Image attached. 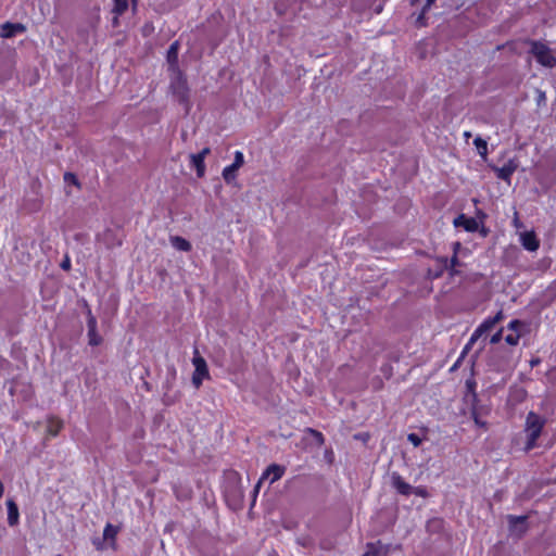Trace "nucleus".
I'll use <instances>...</instances> for the list:
<instances>
[{"mask_svg":"<svg viewBox=\"0 0 556 556\" xmlns=\"http://www.w3.org/2000/svg\"><path fill=\"white\" fill-rule=\"evenodd\" d=\"M7 509H8V523L11 527H14L20 521V511L16 503L13 500L7 501Z\"/></svg>","mask_w":556,"mask_h":556,"instance_id":"obj_13","label":"nucleus"},{"mask_svg":"<svg viewBox=\"0 0 556 556\" xmlns=\"http://www.w3.org/2000/svg\"><path fill=\"white\" fill-rule=\"evenodd\" d=\"M473 143L475 146L477 147L478 149V152L481 156H485L486 153H488V144H486V141L483 140L482 138L480 137H477L475 140H473Z\"/></svg>","mask_w":556,"mask_h":556,"instance_id":"obj_23","label":"nucleus"},{"mask_svg":"<svg viewBox=\"0 0 556 556\" xmlns=\"http://www.w3.org/2000/svg\"><path fill=\"white\" fill-rule=\"evenodd\" d=\"M408 1L410 2L412 5H414L417 2V0H408Z\"/></svg>","mask_w":556,"mask_h":556,"instance_id":"obj_38","label":"nucleus"},{"mask_svg":"<svg viewBox=\"0 0 556 556\" xmlns=\"http://www.w3.org/2000/svg\"><path fill=\"white\" fill-rule=\"evenodd\" d=\"M285 472L286 468L283 466L277 464L269 465L262 473L257 486L263 481H268L269 484H273L274 482L278 481L285 475Z\"/></svg>","mask_w":556,"mask_h":556,"instance_id":"obj_6","label":"nucleus"},{"mask_svg":"<svg viewBox=\"0 0 556 556\" xmlns=\"http://www.w3.org/2000/svg\"><path fill=\"white\" fill-rule=\"evenodd\" d=\"M377 555V547L375 544H369L367 546V552L363 556H376Z\"/></svg>","mask_w":556,"mask_h":556,"instance_id":"obj_30","label":"nucleus"},{"mask_svg":"<svg viewBox=\"0 0 556 556\" xmlns=\"http://www.w3.org/2000/svg\"><path fill=\"white\" fill-rule=\"evenodd\" d=\"M545 426V419L540 417L538 414L530 412L527 415L525 424V432L527 442L525 445V452H529L536 446V441L540 438L542 430Z\"/></svg>","mask_w":556,"mask_h":556,"instance_id":"obj_1","label":"nucleus"},{"mask_svg":"<svg viewBox=\"0 0 556 556\" xmlns=\"http://www.w3.org/2000/svg\"><path fill=\"white\" fill-rule=\"evenodd\" d=\"M435 0H427L425 7L422 8V11L417 15L415 20V24L418 27L426 25L425 14L426 12L432 7Z\"/></svg>","mask_w":556,"mask_h":556,"instance_id":"obj_21","label":"nucleus"},{"mask_svg":"<svg viewBox=\"0 0 556 556\" xmlns=\"http://www.w3.org/2000/svg\"><path fill=\"white\" fill-rule=\"evenodd\" d=\"M391 482H392V486L401 494L403 495H409L413 491V486L410 484H408L407 482H405L403 480V478L396 473V472H393L392 476H391Z\"/></svg>","mask_w":556,"mask_h":556,"instance_id":"obj_12","label":"nucleus"},{"mask_svg":"<svg viewBox=\"0 0 556 556\" xmlns=\"http://www.w3.org/2000/svg\"><path fill=\"white\" fill-rule=\"evenodd\" d=\"M93 545L96 546V548H97L98 551H103V549H105V548L110 547V546L108 545V542H106V541H103V539H102V540H100V539H94V540H93Z\"/></svg>","mask_w":556,"mask_h":556,"instance_id":"obj_26","label":"nucleus"},{"mask_svg":"<svg viewBox=\"0 0 556 556\" xmlns=\"http://www.w3.org/2000/svg\"><path fill=\"white\" fill-rule=\"evenodd\" d=\"M454 249V256L452 258V266L455 267L458 265L457 263V255L460 254L462 245L459 242H455L453 245Z\"/></svg>","mask_w":556,"mask_h":556,"instance_id":"obj_24","label":"nucleus"},{"mask_svg":"<svg viewBox=\"0 0 556 556\" xmlns=\"http://www.w3.org/2000/svg\"><path fill=\"white\" fill-rule=\"evenodd\" d=\"M502 318V314L498 313L496 316L485 319L471 334L470 343L477 341L480 337L489 332Z\"/></svg>","mask_w":556,"mask_h":556,"instance_id":"obj_7","label":"nucleus"},{"mask_svg":"<svg viewBox=\"0 0 556 556\" xmlns=\"http://www.w3.org/2000/svg\"><path fill=\"white\" fill-rule=\"evenodd\" d=\"M244 163V155L241 151L235 152V160L232 164L226 166L223 169L222 176L226 182H231L236 179V173L237 170L243 165Z\"/></svg>","mask_w":556,"mask_h":556,"instance_id":"obj_5","label":"nucleus"},{"mask_svg":"<svg viewBox=\"0 0 556 556\" xmlns=\"http://www.w3.org/2000/svg\"><path fill=\"white\" fill-rule=\"evenodd\" d=\"M523 327V324L519 320H511L508 325V330L510 331L505 337V341L509 345H516L519 342L520 330Z\"/></svg>","mask_w":556,"mask_h":556,"instance_id":"obj_10","label":"nucleus"},{"mask_svg":"<svg viewBox=\"0 0 556 556\" xmlns=\"http://www.w3.org/2000/svg\"><path fill=\"white\" fill-rule=\"evenodd\" d=\"M520 243L521 245L530 252H535L539 247L540 242L534 233V231H523L519 235Z\"/></svg>","mask_w":556,"mask_h":556,"instance_id":"obj_9","label":"nucleus"},{"mask_svg":"<svg viewBox=\"0 0 556 556\" xmlns=\"http://www.w3.org/2000/svg\"><path fill=\"white\" fill-rule=\"evenodd\" d=\"M525 522H526L525 516H519V517L509 516V523H510V528L513 531H515L520 526L521 529L519 532H523Z\"/></svg>","mask_w":556,"mask_h":556,"instance_id":"obj_22","label":"nucleus"},{"mask_svg":"<svg viewBox=\"0 0 556 556\" xmlns=\"http://www.w3.org/2000/svg\"><path fill=\"white\" fill-rule=\"evenodd\" d=\"M177 61H178V42L175 41L170 45V47L167 51V62L169 64L170 72L178 70Z\"/></svg>","mask_w":556,"mask_h":556,"instance_id":"obj_16","label":"nucleus"},{"mask_svg":"<svg viewBox=\"0 0 556 556\" xmlns=\"http://www.w3.org/2000/svg\"><path fill=\"white\" fill-rule=\"evenodd\" d=\"M170 90L177 101L188 105L189 103V87L185 76L179 70H175L170 74Z\"/></svg>","mask_w":556,"mask_h":556,"instance_id":"obj_2","label":"nucleus"},{"mask_svg":"<svg viewBox=\"0 0 556 556\" xmlns=\"http://www.w3.org/2000/svg\"><path fill=\"white\" fill-rule=\"evenodd\" d=\"M88 337H89V343L91 345H98L101 341L100 336L97 333V329L94 330V332L88 331Z\"/></svg>","mask_w":556,"mask_h":556,"instance_id":"obj_25","label":"nucleus"},{"mask_svg":"<svg viewBox=\"0 0 556 556\" xmlns=\"http://www.w3.org/2000/svg\"><path fill=\"white\" fill-rule=\"evenodd\" d=\"M454 223H455V226H462L467 231H476L479 227V223L477 222V219L471 218V217H466L464 215H460L459 217H457Z\"/></svg>","mask_w":556,"mask_h":556,"instance_id":"obj_15","label":"nucleus"},{"mask_svg":"<svg viewBox=\"0 0 556 556\" xmlns=\"http://www.w3.org/2000/svg\"><path fill=\"white\" fill-rule=\"evenodd\" d=\"M62 427L63 422L59 418L51 417L47 421V432L52 437H55L61 431Z\"/></svg>","mask_w":556,"mask_h":556,"instance_id":"obj_18","label":"nucleus"},{"mask_svg":"<svg viewBox=\"0 0 556 556\" xmlns=\"http://www.w3.org/2000/svg\"><path fill=\"white\" fill-rule=\"evenodd\" d=\"M25 30L26 27L21 23L7 22L0 27V36L2 38H12L18 34H23Z\"/></svg>","mask_w":556,"mask_h":556,"instance_id":"obj_8","label":"nucleus"},{"mask_svg":"<svg viewBox=\"0 0 556 556\" xmlns=\"http://www.w3.org/2000/svg\"><path fill=\"white\" fill-rule=\"evenodd\" d=\"M190 162L191 165L195 168L198 177H203L205 174V163L201 159V156H198L197 154H191Z\"/></svg>","mask_w":556,"mask_h":556,"instance_id":"obj_19","label":"nucleus"},{"mask_svg":"<svg viewBox=\"0 0 556 556\" xmlns=\"http://www.w3.org/2000/svg\"><path fill=\"white\" fill-rule=\"evenodd\" d=\"M64 179H65V181H67V182H70V181H71V182L76 184V177H75L73 174L66 173V174L64 175Z\"/></svg>","mask_w":556,"mask_h":556,"instance_id":"obj_33","label":"nucleus"},{"mask_svg":"<svg viewBox=\"0 0 556 556\" xmlns=\"http://www.w3.org/2000/svg\"><path fill=\"white\" fill-rule=\"evenodd\" d=\"M61 266H62V268H63V269H65V270L70 269V267H71V262H70V260L67 258V260L63 261V263H62V265H61Z\"/></svg>","mask_w":556,"mask_h":556,"instance_id":"obj_35","label":"nucleus"},{"mask_svg":"<svg viewBox=\"0 0 556 556\" xmlns=\"http://www.w3.org/2000/svg\"><path fill=\"white\" fill-rule=\"evenodd\" d=\"M545 100V93L544 92H539V103H541L542 101Z\"/></svg>","mask_w":556,"mask_h":556,"instance_id":"obj_36","label":"nucleus"},{"mask_svg":"<svg viewBox=\"0 0 556 556\" xmlns=\"http://www.w3.org/2000/svg\"><path fill=\"white\" fill-rule=\"evenodd\" d=\"M134 2L135 0H114L113 12L116 15H121L128 9L129 4Z\"/></svg>","mask_w":556,"mask_h":556,"instance_id":"obj_20","label":"nucleus"},{"mask_svg":"<svg viewBox=\"0 0 556 556\" xmlns=\"http://www.w3.org/2000/svg\"><path fill=\"white\" fill-rule=\"evenodd\" d=\"M517 167L518 165L516 161L509 160L502 167L495 168V173L497 178L509 182L510 177L516 172Z\"/></svg>","mask_w":556,"mask_h":556,"instance_id":"obj_11","label":"nucleus"},{"mask_svg":"<svg viewBox=\"0 0 556 556\" xmlns=\"http://www.w3.org/2000/svg\"><path fill=\"white\" fill-rule=\"evenodd\" d=\"M170 243L172 245L178 250V251H184V252H188L191 250V244L188 240H186L185 238L182 237H179V236H173L170 237Z\"/></svg>","mask_w":556,"mask_h":556,"instance_id":"obj_17","label":"nucleus"},{"mask_svg":"<svg viewBox=\"0 0 556 556\" xmlns=\"http://www.w3.org/2000/svg\"><path fill=\"white\" fill-rule=\"evenodd\" d=\"M531 52L538 63L546 67H553L556 64V58L548 47L541 42H532Z\"/></svg>","mask_w":556,"mask_h":556,"instance_id":"obj_3","label":"nucleus"},{"mask_svg":"<svg viewBox=\"0 0 556 556\" xmlns=\"http://www.w3.org/2000/svg\"><path fill=\"white\" fill-rule=\"evenodd\" d=\"M3 493H4V485H3V483L0 481V498L2 497Z\"/></svg>","mask_w":556,"mask_h":556,"instance_id":"obj_37","label":"nucleus"},{"mask_svg":"<svg viewBox=\"0 0 556 556\" xmlns=\"http://www.w3.org/2000/svg\"><path fill=\"white\" fill-rule=\"evenodd\" d=\"M407 440L416 447L421 444V439L416 433H409Z\"/></svg>","mask_w":556,"mask_h":556,"instance_id":"obj_27","label":"nucleus"},{"mask_svg":"<svg viewBox=\"0 0 556 556\" xmlns=\"http://www.w3.org/2000/svg\"><path fill=\"white\" fill-rule=\"evenodd\" d=\"M412 493H414L417 496L426 497L427 496V490L422 486L413 488Z\"/></svg>","mask_w":556,"mask_h":556,"instance_id":"obj_28","label":"nucleus"},{"mask_svg":"<svg viewBox=\"0 0 556 556\" xmlns=\"http://www.w3.org/2000/svg\"><path fill=\"white\" fill-rule=\"evenodd\" d=\"M473 419H475V424L478 427H485L486 424L484 421H482L478 416L475 415Z\"/></svg>","mask_w":556,"mask_h":556,"instance_id":"obj_34","label":"nucleus"},{"mask_svg":"<svg viewBox=\"0 0 556 556\" xmlns=\"http://www.w3.org/2000/svg\"><path fill=\"white\" fill-rule=\"evenodd\" d=\"M502 338V330L494 333L490 340L491 343H497Z\"/></svg>","mask_w":556,"mask_h":556,"instance_id":"obj_31","label":"nucleus"},{"mask_svg":"<svg viewBox=\"0 0 556 556\" xmlns=\"http://www.w3.org/2000/svg\"><path fill=\"white\" fill-rule=\"evenodd\" d=\"M192 364L194 366L192 383L198 389L202 384L203 380L210 377L208 368L205 359L199 354L197 350L194 351Z\"/></svg>","mask_w":556,"mask_h":556,"instance_id":"obj_4","label":"nucleus"},{"mask_svg":"<svg viewBox=\"0 0 556 556\" xmlns=\"http://www.w3.org/2000/svg\"><path fill=\"white\" fill-rule=\"evenodd\" d=\"M96 329H97V320L93 316H90L88 319V331L94 332Z\"/></svg>","mask_w":556,"mask_h":556,"instance_id":"obj_29","label":"nucleus"},{"mask_svg":"<svg viewBox=\"0 0 556 556\" xmlns=\"http://www.w3.org/2000/svg\"><path fill=\"white\" fill-rule=\"evenodd\" d=\"M210 154V149L208 148H204L202 151H200L199 153H197L198 156H201V159L203 161H205V157Z\"/></svg>","mask_w":556,"mask_h":556,"instance_id":"obj_32","label":"nucleus"},{"mask_svg":"<svg viewBox=\"0 0 556 556\" xmlns=\"http://www.w3.org/2000/svg\"><path fill=\"white\" fill-rule=\"evenodd\" d=\"M117 533L118 528L112 523H108L103 530V541H106L108 545L113 549L116 547Z\"/></svg>","mask_w":556,"mask_h":556,"instance_id":"obj_14","label":"nucleus"}]
</instances>
